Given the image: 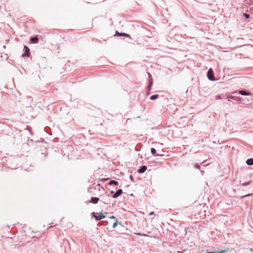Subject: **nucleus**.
Masks as SVG:
<instances>
[{
  "instance_id": "obj_17",
  "label": "nucleus",
  "mask_w": 253,
  "mask_h": 253,
  "mask_svg": "<svg viewBox=\"0 0 253 253\" xmlns=\"http://www.w3.org/2000/svg\"><path fill=\"white\" fill-rule=\"evenodd\" d=\"M225 251H220V252H208V253H225Z\"/></svg>"
},
{
  "instance_id": "obj_16",
  "label": "nucleus",
  "mask_w": 253,
  "mask_h": 253,
  "mask_svg": "<svg viewBox=\"0 0 253 253\" xmlns=\"http://www.w3.org/2000/svg\"><path fill=\"white\" fill-rule=\"evenodd\" d=\"M253 195V194H247V195H244V196H241V198H245V197H248V196H252V195Z\"/></svg>"
},
{
  "instance_id": "obj_1",
  "label": "nucleus",
  "mask_w": 253,
  "mask_h": 253,
  "mask_svg": "<svg viewBox=\"0 0 253 253\" xmlns=\"http://www.w3.org/2000/svg\"><path fill=\"white\" fill-rule=\"evenodd\" d=\"M207 76L208 79L211 81L214 80V76L213 71L211 68L209 69L207 73Z\"/></svg>"
},
{
  "instance_id": "obj_19",
  "label": "nucleus",
  "mask_w": 253,
  "mask_h": 253,
  "mask_svg": "<svg viewBox=\"0 0 253 253\" xmlns=\"http://www.w3.org/2000/svg\"><path fill=\"white\" fill-rule=\"evenodd\" d=\"M137 235H139V236H147V235L146 234H141L140 233H136Z\"/></svg>"
},
{
  "instance_id": "obj_20",
  "label": "nucleus",
  "mask_w": 253,
  "mask_h": 253,
  "mask_svg": "<svg viewBox=\"0 0 253 253\" xmlns=\"http://www.w3.org/2000/svg\"><path fill=\"white\" fill-rule=\"evenodd\" d=\"M228 99L230 101V99H233V96H229V97H228Z\"/></svg>"
},
{
  "instance_id": "obj_4",
  "label": "nucleus",
  "mask_w": 253,
  "mask_h": 253,
  "mask_svg": "<svg viewBox=\"0 0 253 253\" xmlns=\"http://www.w3.org/2000/svg\"><path fill=\"white\" fill-rule=\"evenodd\" d=\"M123 193V191L122 189H119L116 193H115L113 195V198H117V197H118L119 196H120Z\"/></svg>"
},
{
  "instance_id": "obj_5",
  "label": "nucleus",
  "mask_w": 253,
  "mask_h": 253,
  "mask_svg": "<svg viewBox=\"0 0 253 253\" xmlns=\"http://www.w3.org/2000/svg\"><path fill=\"white\" fill-rule=\"evenodd\" d=\"M99 199L98 198L93 197L91 198L89 202L92 204H96L99 201Z\"/></svg>"
},
{
  "instance_id": "obj_22",
  "label": "nucleus",
  "mask_w": 253,
  "mask_h": 253,
  "mask_svg": "<svg viewBox=\"0 0 253 253\" xmlns=\"http://www.w3.org/2000/svg\"><path fill=\"white\" fill-rule=\"evenodd\" d=\"M154 212H153V211H152V212H151L149 213V215H152L154 214Z\"/></svg>"
},
{
  "instance_id": "obj_12",
  "label": "nucleus",
  "mask_w": 253,
  "mask_h": 253,
  "mask_svg": "<svg viewBox=\"0 0 253 253\" xmlns=\"http://www.w3.org/2000/svg\"><path fill=\"white\" fill-rule=\"evenodd\" d=\"M158 94H155V95H152L151 97H150V99L151 100H154V99H157L158 97Z\"/></svg>"
},
{
  "instance_id": "obj_15",
  "label": "nucleus",
  "mask_w": 253,
  "mask_h": 253,
  "mask_svg": "<svg viewBox=\"0 0 253 253\" xmlns=\"http://www.w3.org/2000/svg\"><path fill=\"white\" fill-rule=\"evenodd\" d=\"M117 224H118V220L117 219H116L115 222L113 224V227L115 228L116 227V226L117 225Z\"/></svg>"
},
{
  "instance_id": "obj_7",
  "label": "nucleus",
  "mask_w": 253,
  "mask_h": 253,
  "mask_svg": "<svg viewBox=\"0 0 253 253\" xmlns=\"http://www.w3.org/2000/svg\"><path fill=\"white\" fill-rule=\"evenodd\" d=\"M116 35L118 36H124L126 37H129V35L127 34L126 33H119L118 32H116Z\"/></svg>"
},
{
  "instance_id": "obj_6",
  "label": "nucleus",
  "mask_w": 253,
  "mask_h": 253,
  "mask_svg": "<svg viewBox=\"0 0 253 253\" xmlns=\"http://www.w3.org/2000/svg\"><path fill=\"white\" fill-rule=\"evenodd\" d=\"M146 169L147 167L146 166H143L137 170V172L138 173H143Z\"/></svg>"
},
{
  "instance_id": "obj_23",
  "label": "nucleus",
  "mask_w": 253,
  "mask_h": 253,
  "mask_svg": "<svg viewBox=\"0 0 253 253\" xmlns=\"http://www.w3.org/2000/svg\"><path fill=\"white\" fill-rule=\"evenodd\" d=\"M130 178L131 180H133V177H132V175L130 176Z\"/></svg>"
},
{
  "instance_id": "obj_10",
  "label": "nucleus",
  "mask_w": 253,
  "mask_h": 253,
  "mask_svg": "<svg viewBox=\"0 0 253 253\" xmlns=\"http://www.w3.org/2000/svg\"><path fill=\"white\" fill-rule=\"evenodd\" d=\"M239 93L243 95H249L250 94V93L247 92L245 90H240L239 91Z\"/></svg>"
},
{
  "instance_id": "obj_3",
  "label": "nucleus",
  "mask_w": 253,
  "mask_h": 253,
  "mask_svg": "<svg viewBox=\"0 0 253 253\" xmlns=\"http://www.w3.org/2000/svg\"><path fill=\"white\" fill-rule=\"evenodd\" d=\"M92 214L96 220H99L105 217V216L104 215L102 212H100L99 215L98 216L95 215L94 212H92Z\"/></svg>"
},
{
  "instance_id": "obj_9",
  "label": "nucleus",
  "mask_w": 253,
  "mask_h": 253,
  "mask_svg": "<svg viewBox=\"0 0 253 253\" xmlns=\"http://www.w3.org/2000/svg\"><path fill=\"white\" fill-rule=\"evenodd\" d=\"M246 163H247V165H248L249 166L253 165V159H252V158L249 159L248 160H247Z\"/></svg>"
},
{
  "instance_id": "obj_13",
  "label": "nucleus",
  "mask_w": 253,
  "mask_h": 253,
  "mask_svg": "<svg viewBox=\"0 0 253 253\" xmlns=\"http://www.w3.org/2000/svg\"><path fill=\"white\" fill-rule=\"evenodd\" d=\"M151 152L153 155H156L157 152H156V150L154 148H152L151 149Z\"/></svg>"
},
{
  "instance_id": "obj_14",
  "label": "nucleus",
  "mask_w": 253,
  "mask_h": 253,
  "mask_svg": "<svg viewBox=\"0 0 253 253\" xmlns=\"http://www.w3.org/2000/svg\"><path fill=\"white\" fill-rule=\"evenodd\" d=\"M251 181H248V182H247L243 183H242L241 185L242 186H247V185H249L250 184H251Z\"/></svg>"
},
{
  "instance_id": "obj_8",
  "label": "nucleus",
  "mask_w": 253,
  "mask_h": 253,
  "mask_svg": "<svg viewBox=\"0 0 253 253\" xmlns=\"http://www.w3.org/2000/svg\"><path fill=\"white\" fill-rule=\"evenodd\" d=\"M30 40L33 43H38V42L39 41V39L37 37L31 38Z\"/></svg>"
},
{
  "instance_id": "obj_21",
  "label": "nucleus",
  "mask_w": 253,
  "mask_h": 253,
  "mask_svg": "<svg viewBox=\"0 0 253 253\" xmlns=\"http://www.w3.org/2000/svg\"><path fill=\"white\" fill-rule=\"evenodd\" d=\"M195 167H196L197 169H199L200 168V167L199 165H198V164H196V165H195Z\"/></svg>"
},
{
  "instance_id": "obj_18",
  "label": "nucleus",
  "mask_w": 253,
  "mask_h": 253,
  "mask_svg": "<svg viewBox=\"0 0 253 253\" xmlns=\"http://www.w3.org/2000/svg\"><path fill=\"white\" fill-rule=\"evenodd\" d=\"M244 16H245L246 18H248L250 17V15L248 14L244 13L243 14Z\"/></svg>"
},
{
  "instance_id": "obj_11",
  "label": "nucleus",
  "mask_w": 253,
  "mask_h": 253,
  "mask_svg": "<svg viewBox=\"0 0 253 253\" xmlns=\"http://www.w3.org/2000/svg\"><path fill=\"white\" fill-rule=\"evenodd\" d=\"M109 185H118V182L117 181H115V180H111L109 181Z\"/></svg>"
},
{
  "instance_id": "obj_2",
  "label": "nucleus",
  "mask_w": 253,
  "mask_h": 253,
  "mask_svg": "<svg viewBox=\"0 0 253 253\" xmlns=\"http://www.w3.org/2000/svg\"><path fill=\"white\" fill-rule=\"evenodd\" d=\"M24 52L22 54V56H26L27 57H29L30 56V52L29 48L27 46L25 45L24 47Z\"/></svg>"
},
{
  "instance_id": "obj_25",
  "label": "nucleus",
  "mask_w": 253,
  "mask_h": 253,
  "mask_svg": "<svg viewBox=\"0 0 253 253\" xmlns=\"http://www.w3.org/2000/svg\"><path fill=\"white\" fill-rule=\"evenodd\" d=\"M111 193H113V191H111Z\"/></svg>"
},
{
  "instance_id": "obj_24",
  "label": "nucleus",
  "mask_w": 253,
  "mask_h": 253,
  "mask_svg": "<svg viewBox=\"0 0 253 253\" xmlns=\"http://www.w3.org/2000/svg\"><path fill=\"white\" fill-rule=\"evenodd\" d=\"M111 218H113V219H116V218H115V217H114V216H113H113H111Z\"/></svg>"
}]
</instances>
